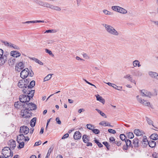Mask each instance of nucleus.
Listing matches in <instances>:
<instances>
[{
    "label": "nucleus",
    "instance_id": "b1692460",
    "mask_svg": "<svg viewBox=\"0 0 158 158\" xmlns=\"http://www.w3.org/2000/svg\"><path fill=\"white\" fill-rule=\"evenodd\" d=\"M156 145V143L153 140H151L149 141L148 145L151 148L154 147Z\"/></svg>",
    "mask_w": 158,
    "mask_h": 158
},
{
    "label": "nucleus",
    "instance_id": "c03bdc74",
    "mask_svg": "<svg viewBox=\"0 0 158 158\" xmlns=\"http://www.w3.org/2000/svg\"><path fill=\"white\" fill-rule=\"evenodd\" d=\"M120 138L122 140H125L126 139H125L126 138V137L125 135L123 134H121L120 135Z\"/></svg>",
    "mask_w": 158,
    "mask_h": 158
},
{
    "label": "nucleus",
    "instance_id": "052dcab7",
    "mask_svg": "<svg viewBox=\"0 0 158 158\" xmlns=\"http://www.w3.org/2000/svg\"><path fill=\"white\" fill-rule=\"evenodd\" d=\"M41 143V141L40 140L38 142H36L35 143L34 146H38V145H40Z\"/></svg>",
    "mask_w": 158,
    "mask_h": 158
},
{
    "label": "nucleus",
    "instance_id": "f8f14e48",
    "mask_svg": "<svg viewBox=\"0 0 158 158\" xmlns=\"http://www.w3.org/2000/svg\"><path fill=\"white\" fill-rule=\"evenodd\" d=\"M139 96L138 95L136 96L137 98L138 101L140 103L142 104L143 105L148 106L150 105V103L147 102L146 101H144V100L143 101L142 100L141 98H139Z\"/></svg>",
    "mask_w": 158,
    "mask_h": 158
},
{
    "label": "nucleus",
    "instance_id": "cd10ccee",
    "mask_svg": "<svg viewBox=\"0 0 158 158\" xmlns=\"http://www.w3.org/2000/svg\"><path fill=\"white\" fill-rule=\"evenodd\" d=\"M146 119L148 124L149 125H152L153 127H154V126L153 125V122L151 119L147 117H146Z\"/></svg>",
    "mask_w": 158,
    "mask_h": 158
},
{
    "label": "nucleus",
    "instance_id": "a878e982",
    "mask_svg": "<svg viewBox=\"0 0 158 158\" xmlns=\"http://www.w3.org/2000/svg\"><path fill=\"white\" fill-rule=\"evenodd\" d=\"M15 61L16 59L15 58H10L8 60L9 65H14L15 62Z\"/></svg>",
    "mask_w": 158,
    "mask_h": 158
},
{
    "label": "nucleus",
    "instance_id": "e2e57ef3",
    "mask_svg": "<svg viewBox=\"0 0 158 158\" xmlns=\"http://www.w3.org/2000/svg\"><path fill=\"white\" fill-rule=\"evenodd\" d=\"M118 146H119L121 145V142L120 141H115V143Z\"/></svg>",
    "mask_w": 158,
    "mask_h": 158
},
{
    "label": "nucleus",
    "instance_id": "aec40b11",
    "mask_svg": "<svg viewBox=\"0 0 158 158\" xmlns=\"http://www.w3.org/2000/svg\"><path fill=\"white\" fill-rule=\"evenodd\" d=\"M25 135L20 134L17 136V141H23L24 138H25Z\"/></svg>",
    "mask_w": 158,
    "mask_h": 158
},
{
    "label": "nucleus",
    "instance_id": "f257e3e1",
    "mask_svg": "<svg viewBox=\"0 0 158 158\" xmlns=\"http://www.w3.org/2000/svg\"><path fill=\"white\" fill-rule=\"evenodd\" d=\"M35 85V82L34 81H31L29 85H27V87H26L25 88L22 90L23 92L27 94H31V98H32L34 96L35 92L34 90H32L31 88H33Z\"/></svg>",
    "mask_w": 158,
    "mask_h": 158
},
{
    "label": "nucleus",
    "instance_id": "dca6fc26",
    "mask_svg": "<svg viewBox=\"0 0 158 158\" xmlns=\"http://www.w3.org/2000/svg\"><path fill=\"white\" fill-rule=\"evenodd\" d=\"M95 96L97 101H99L103 104L105 103V100L101 96H100L99 94L95 95Z\"/></svg>",
    "mask_w": 158,
    "mask_h": 158
},
{
    "label": "nucleus",
    "instance_id": "603ef678",
    "mask_svg": "<svg viewBox=\"0 0 158 158\" xmlns=\"http://www.w3.org/2000/svg\"><path fill=\"white\" fill-rule=\"evenodd\" d=\"M118 8H119V6H114L111 7L112 9L115 11L117 10Z\"/></svg>",
    "mask_w": 158,
    "mask_h": 158
},
{
    "label": "nucleus",
    "instance_id": "09e8293b",
    "mask_svg": "<svg viewBox=\"0 0 158 158\" xmlns=\"http://www.w3.org/2000/svg\"><path fill=\"white\" fill-rule=\"evenodd\" d=\"M109 140L110 142H112V143H115V139L113 137H110L109 139Z\"/></svg>",
    "mask_w": 158,
    "mask_h": 158
},
{
    "label": "nucleus",
    "instance_id": "3c124183",
    "mask_svg": "<svg viewBox=\"0 0 158 158\" xmlns=\"http://www.w3.org/2000/svg\"><path fill=\"white\" fill-rule=\"evenodd\" d=\"M103 143L105 145V146L109 150V147L110 145H108V144L107 142H103Z\"/></svg>",
    "mask_w": 158,
    "mask_h": 158
},
{
    "label": "nucleus",
    "instance_id": "1a4fd4ad",
    "mask_svg": "<svg viewBox=\"0 0 158 158\" xmlns=\"http://www.w3.org/2000/svg\"><path fill=\"white\" fill-rule=\"evenodd\" d=\"M25 82V80H19L18 83V86L20 88H22V90L27 87V84L24 83Z\"/></svg>",
    "mask_w": 158,
    "mask_h": 158
},
{
    "label": "nucleus",
    "instance_id": "423d86ee",
    "mask_svg": "<svg viewBox=\"0 0 158 158\" xmlns=\"http://www.w3.org/2000/svg\"><path fill=\"white\" fill-rule=\"evenodd\" d=\"M31 111L25 108V110H22L21 112L20 115L24 118H28L31 116Z\"/></svg>",
    "mask_w": 158,
    "mask_h": 158
},
{
    "label": "nucleus",
    "instance_id": "f704fd0d",
    "mask_svg": "<svg viewBox=\"0 0 158 158\" xmlns=\"http://www.w3.org/2000/svg\"><path fill=\"white\" fill-rule=\"evenodd\" d=\"M53 75V74H48L46 77L44 78V81H45L49 80L52 77V75Z\"/></svg>",
    "mask_w": 158,
    "mask_h": 158
},
{
    "label": "nucleus",
    "instance_id": "393cba45",
    "mask_svg": "<svg viewBox=\"0 0 158 158\" xmlns=\"http://www.w3.org/2000/svg\"><path fill=\"white\" fill-rule=\"evenodd\" d=\"M36 119V118L35 117L31 120L30 122V125L32 127H33L35 126Z\"/></svg>",
    "mask_w": 158,
    "mask_h": 158
},
{
    "label": "nucleus",
    "instance_id": "39448f33",
    "mask_svg": "<svg viewBox=\"0 0 158 158\" xmlns=\"http://www.w3.org/2000/svg\"><path fill=\"white\" fill-rule=\"evenodd\" d=\"M23 106L30 111L35 110L37 108L36 105L32 102L29 103H24L23 105Z\"/></svg>",
    "mask_w": 158,
    "mask_h": 158
},
{
    "label": "nucleus",
    "instance_id": "20e7f679",
    "mask_svg": "<svg viewBox=\"0 0 158 158\" xmlns=\"http://www.w3.org/2000/svg\"><path fill=\"white\" fill-rule=\"evenodd\" d=\"M28 95H22L19 96V99L20 102L25 103H27L30 100L31 94Z\"/></svg>",
    "mask_w": 158,
    "mask_h": 158
},
{
    "label": "nucleus",
    "instance_id": "473e14b6",
    "mask_svg": "<svg viewBox=\"0 0 158 158\" xmlns=\"http://www.w3.org/2000/svg\"><path fill=\"white\" fill-rule=\"evenodd\" d=\"M119 8L120 9V10L119 11V13L124 14H126L127 13V11L125 9L121 7H120V8Z\"/></svg>",
    "mask_w": 158,
    "mask_h": 158
},
{
    "label": "nucleus",
    "instance_id": "8fccbe9b",
    "mask_svg": "<svg viewBox=\"0 0 158 158\" xmlns=\"http://www.w3.org/2000/svg\"><path fill=\"white\" fill-rule=\"evenodd\" d=\"M2 42L6 46H10V45L11 43H9L7 41H4Z\"/></svg>",
    "mask_w": 158,
    "mask_h": 158
},
{
    "label": "nucleus",
    "instance_id": "58836bf2",
    "mask_svg": "<svg viewBox=\"0 0 158 158\" xmlns=\"http://www.w3.org/2000/svg\"><path fill=\"white\" fill-rule=\"evenodd\" d=\"M127 136L129 139H132L134 137V135L133 133L132 132H129L127 134Z\"/></svg>",
    "mask_w": 158,
    "mask_h": 158
},
{
    "label": "nucleus",
    "instance_id": "49530a36",
    "mask_svg": "<svg viewBox=\"0 0 158 158\" xmlns=\"http://www.w3.org/2000/svg\"><path fill=\"white\" fill-rule=\"evenodd\" d=\"M52 5H50L47 3H44L43 5V6L44 7H49L50 8V7Z\"/></svg>",
    "mask_w": 158,
    "mask_h": 158
},
{
    "label": "nucleus",
    "instance_id": "de8ad7c7",
    "mask_svg": "<svg viewBox=\"0 0 158 158\" xmlns=\"http://www.w3.org/2000/svg\"><path fill=\"white\" fill-rule=\"evenodd\" d=\"M92 131L95 134H98L100 132L99 130L97 129H94V128L93 129Z\"/></svg>",
    "mask_w": 158,
    "mask_h": 158
},
{
    "label": "nucleus",
    "instance_id": "a19ab883",
    "mask_svg": "<svg viewBox=\"0 0 158 158\" xmlns=\"http://www.w3.org/2000/svg\"><path fill=\"white\" fill-rule=\"evenodd\" d=\"M103 13L106 15H111L112 14V13L106 10H103Z\"/></svg>",
    "mask_w": 158,
    "mask_h": 158
},
{
    "label": "nucleus",
    "instance_id": "72a5a7b5",
    "mask_svg": "<svg viewBox=\"0 0 158 158\" xmlns=\"http://www.w3.org/2000/svg\"><path fill=\"white\" fill-rule=\"evenodd\" d=\"M50 8L57 11H60L61 10L60 7L56 6H54L53 5L51 6Z\"/></svg>",
    "mask_w": 158,
    "mask_h": 158
},
{
    "label": "nucleus",
    "instance_id": "6e6d98bb",
    "mask_svg": "<svg viewBox=\"0 0 158 158\" xmlns=\"http://www.w3.org/2000/svg\"><path fill=\"white\" fill-rule=\"evenodd\" d=\"M108 131L109 133H112L113 134H115L116 133V131L115 130H113L112 129H108Z\"/></svg>",
    "mask_w": 158,
    "mask_h": 158
},
{
    "label": "nucleus",
    "instance_id": "5701e85b",
    "mask_svg": "<svg viewBox=\"0 0 158 158\" xmlns=\"http://www.w3.org/2000/svg\"><path fill=\"white\" fill-rule=\"evenodd\" d=\"M133 65L134 67H136L138 66V67H140L141 65L140 64L139 61L137 60H135L133 62Z\"/></svg>",
    "mask_w": 158,
    "mask_h": 158
},
{
    "label": "nucleus",
    "instance_id": "bb28decb",
    "mask_svg": "<svg viewBox=\"0 0 158 158\" xmlns=\"http://www.w3.org/2000/svg\"><path fill=\"white\" fill-rule=\"evenodd\" d=\"M31 59L32 60L35 61L36 63H38L40 65H43V63L42 62H41V61L40 60H38L37 58H35L34 57H33V58H31Z\"/></svg>",
    "mask_w": 158,
    "mask_h": 158
},
{
    "label": "nucleus",
    "instance_id": "680f3d73",
    "mask_svg": "<svg viewBox=\"0 0 158 158\" xmlns=\"http://www.w3.org/2000/svg\"><path fill=\"white\" fill-rule=\"evenodd\" d=\"M36 23V20L27 21L24 23Z\"/></svg>",
    "mask_w": 158,
    "mask_h": 158
},
{
    "label": "nucleus",
    "instance_id": "4c0bfd02",
    "mask_svg": "<svg viewBox=\"0 0 158 158\" xmlns=\"http://www.w3.org/2000/svg\"><path fill=\"white\" fill-rule=\"evenodd\" d=\"M145 97H147L150 98L152 96V95L151 92L148 91L146 90V92H145Z\"/></svg>",
    "mask_w": 158,
    "mask_h": 158
},
{
    "label": "nucleus",
    "instance_id": "c756f323",
    "mask_svg": "<svg viewBox=\"0 0 158 158\" xmlns=\"http://www.w3.org/2000/svg\"><path fill=\"white\" fill-rule=\"evenodd\" d=\"M99 124L100 125H105L106 126H110L111 127L112 126L111 125H110V123L108 122H105V121H102Z\"/></svg>",
    "mask_w": 158,
    "mask_h": 158
},
{
    "label": "nucleus",
    "instance_id": "2eb2a0df",
    "mask_svg": "<svg viewBox=\"0 0 158 158\" xmlns=\"http://www.w3.org/2000/svg\"><path fill=\"white\" fill-rule=\"evenodd\" d=\"M81 137V135L79 131H76L73 135V138L76 140L80 139Z\"/></svg>",
    "mask_w": 158,
    "mask_h": 158
},
{
    "label": "nucleus",
    "instance_id": "7c9ffc66",
    "mask_svg": "<svg viewBox=\"0 0 158 158\" xmlns=\"http://www.w3.org/2000/svg\"><path fill=\"white\" fill-rule=\"evenodd\" d=\"M89 137L87 136L86 135H84L83 136L82 139L84 142L85 143H87V142L89 141Z\"/></svg>",
    "mask_w": 158,
    "mask_h": 158
},
{
    "label": "nucleus",
    "instance_id": "f03ea898",
    "mask_svg": "<svg viewBox=\"0 0 158 158\" xmlns=\"http://www.w3.org/2000/svg\"><path fill=\"white\" fill-rule=\"evenodd\" d=\"M102 25L105 27L106 31L110 35L116 36L119 35L118 32L111 26L106 24H103Z\"/></svg>",
    "mask_w": 158,
    "mask_h": 158
},
{
    "label": "nucleus",
    "instance_id": "a18cd8bd",
    "mask_svg": "<svg viewBox=\"0 0 158 158\" xmlns=\"http://www.w3.org/2000/svg\"><path fill=\"white\" fill-rule=\"evenodd\" d=\"M145 92H146V90L145 89H142L140 90L141 95L143 97H145Z\"/></svg>",
    "mask_w": 158,
    "mask_h": 158
},
{
    "label": "nucleus",
    "instance_id": "13d9d810",
    "mask_svg": "<svg viewBox=\"0 0 158 158\" xmlns=\"http://www.w3.org/2000/svg\"><path fill=\"white\" fill-rule=\"evenodd\" d=\"M142 72L139 71H138L137 74L135 75L137 76H141L142 75Z\"/></svg>",
    "mask_w": 158,
    "mask_h": 158
},
{
    "label": "nucleus",
    "instance_id": "4468645a",
    "mask_svg": "<svg viewBox=\"0 0 158 158\" xmlns=\"http://www.w3.org/2000/svg\"><path fill=\"white\" fill-rule=\"evenodd\" d=\"M148 74L151 77L158 80V73L156 72L150 71L149 72Z\"/></svg>",
    "mask_w": 158,
    "mask_h": 158
},
{
    "label": "nucleus",
    "instance_id": "c9c22d12",
    "mask_svg": "<svg viewBox=\"0 0 158 158\" xmlns=\"http://www.w3.org/2000/svg\"><path fill=\"white\" fill-rule=\"evenodd\" d=\"M95 110L98 112L100 114V115L101 116L103 117H104L105 118H106V114L104 113L101 111L100 110H99L98 109H96Z\"/></svg>",
    "mask_w": 158,
    "mask_h": 158
},
{
    "label": "nucleus",
    "instance_id": "ea45409f",
    "mask_svg": "<svg viewBox=\"0 0 158 158\" xmlns=\"http://www.w3.org/2000/svg\"><path fill=\"white\" fill-rule=\"evenodd\" d=\"M53 148H50L49 150H48V151L47 153V154L45 158H48V156H50V154L52 152V151Z\"/></svg>",
    "mask_w": 158,
    "mask_h": 158
},
{
    "label": "nucleus",
    "instance_id": "7ed1b4c3",
    "mask_svg": "<svg viewBox=\"0 0 158 158\" xmlns=\"http://www.w3.org/2000/svg\"><path fill=\"white\" fill-rule=\"evenodd\" d=\"M2 154L3 157L5 158H8L13 156V153H11L10 148L7 147H4L2 150Z\"/></svg>",
    "mask_w": 158,
    "mask_h": 158
},
{
    "label": "nucleus",
    "instance_id": "5fc2aeb1",
    "mask_svg": "<svg viewBox=\"0 0 158 158\" xmlns=\"http://www.w3.org/2000/svg\"><path fill=\"white\" fill-rule=\"evenodd\" d=\"M56 121L58 124H61V122L59 118V117H57L56 118Z\"/></svg>",
    "mask_w": 158,
    "mask_h": 158
},
{
    "label": "nucleus",
    "instance_id": "774afa93",
    "mask_svg": "<svg viewBox=\"0 0 158 158\" xmlns=\"http://www.w3.org/2000/svg\"><path fill=\"white\" fill-rule=\"evenodd\" d=\"M19 102H15L14 105L16 107L18 108V106H19Z\"/></svg>",
    "mask_w": 158,
    "mask_h": 158
},
{
    "label": "nucleus",
    "instance_id": "0e129e2a",
    "mask_svg": "<svg viewBox=\"0 0 158 158\" xmlns=\"http://www.w3.org/2000/svg\"><path fill=\"white\" fill-rule=\"evenodd\" d=\"M4 54L3 50L1 49H0V58L2 57Z\"/></svg>",
    "mask_w": 158,
    "mask_h": 158
},
{
    "label": "nucleus",
    "instance_id": "6ab92c4d",
    "mask_svg": "<svg viewBox=\"0 0 158 158\" xmlns=\"http://www.w3.org/2000/svg\"><path fill=\"white\" fill-rule=\"evenodd\" d=\"M149 142L146 138H144L142 142V146L143 147H146L148 144Z\"/></svg>",
    "mask_w": 158,
    "mask_h": 158
},
{
    "label": "nucleus",
    "instance_id": "9b49d317",
    "mask_svg": "<svg viewBox=\"0 0 158 158\" xmlns=\"http://www.w3.org/2000/svg\"><path fill=\"white\" fill-rule=\"evenodd\" d=\"M8 54L4 53L3 56L0 58V65H3L7 60V57Z\"/></svg>",
    "mask_w": 158,
    "mask_h": 158
},
{
    "label": "nucleus",
    "instance_id": "0eeeda50",
    "mask_svg": "<svg viewBox=\"0 0 158 158\" xmlns=\"http://www.w3.org/2000/svg\"><path fill=\"white\" fill-rule=\"evenodd\" d=\"M29 128L26 126H22L20 127L19 132L21 134L26 135L29 132Z\"/></svg>",
    "mask_w": 158,
    "mask_h": 158
},
{
    "label": "nucleus",
    "instance_id": "6e6552de",
    "mask_svg": "<svg viewBox=\"0 0 158 158\" xmlns=\"http://www.w3.org/2000/svg\"><path fill=\"white\" fill-rule=\"evenodd\" d=\"M29 71L27 68L23 70L20 73V77L23 79L27 77L29 74Z\"/></svg>",
    "mask_w": 158,
    "mask_h": 158
},
{
    "label": "nucleus",
    "instance_id": "412c9836",
    "mask_svg": "<svg viewBox=\"0 0 158 158\" xmlns=\"http://www.w3.org/2000/svg\"><path fill=\"white\" fill-rule=\"evenodd\" d=\"M139 140L137 138H135L133 140V143L135 148H138L139 146Z\"/></svg>",
    "mask_w": 158,
    "mask_h": 158
},
{
    "label": "nucleus",
    "instance_id": "9d476101",
    "mask_svg": "<svg viewBox=\"0 0 158 158\" xmlns=\"http://www.w3.org/2000/svg\"><path fill=\"white\" fill-rule=\"evenodd\" d=\"M23 68L24 64L22 62H20L16 65L15 70L18 72H20Z\"/></svg>",
    "mask_w": 158,
    "mask_h": 158
},
{
    "label": "nucleus",
    "instance_id": "a211bd4d",
    "mask_svg": "<svg viewBox=\"0 0 158 158\" xmlns=\"http://www.w3.org/2000/svg\"><path fill=\"white\" fill-rule=\"evenodd\" d=\"M9 144L10 148H12V149H14L16 147L15 141L13 139H11L10 140Z\"/></svg>",
    "mask_w": 158,
    "mask_h": 158
},
{
    "label": "nucleus",
    "instance_id": "37998d69",
    "mask_svg": "<svg viewBox=\"0 0 158 158\" xmlns=\"http://www.w3.org/2000/svg\"><path fill=\"white\" fill-rule=\"evenodd\" d=\"M56 31L55 30L51 29L46 30L45 32L44 33H54L56 32Z\"/></svg>",
    "mask_w": 158,
    "mask_h": 158
},
{
    "label": "nucleus",
    "instance_id": "4d7b16f0",
    "mask_svg": "<svg viewBox=\"0 0 158 158\" xmlns=\"http://www.w3.org/2000/svg\"><path fill=\"white\" fill-rule=\"evenodd\" d=\"M45 52L46 53H47L48 54H49L50 55H52V52L50 50L48 49H46Z\"/></svg>",
    "mask_w": 158,
    "mask_h": 158
},
{
    "label": "nucleus",
    "instance_id": "338daca9",
    "mask_svg": "<svg viewBox=\"0 0 158 158\" xmlns=\"http://www.w3.org/2000/svg\"><path fill=\"white\" fill-rule=\"evenodd\" d=\"M30 139L29 137L27 136L25 137V138H24V139L23 140V142L25 141H28Z\"/></svg>",
    "mask_w": 158,
    "mask_h": 158
},
{
    "label": "nucleus",
    "instance_id": "2f4dec72",
    "mask_svg": "<svg viewBox=\"0 0 158 158\" xmlns=\"http://www.w3.org/2000/svg\"><path fill=\"white\" fill-rule=\"evenodd\" d=\"M17 142L19 144V147H18V148H19V149H21V148H23V147L24 146V143L23 141H19H19H17Z\"/></svg>",
    "mask_w": 158,
    "mask_h": 158
},
{
    "label": "nucleus",
    "instance_id": "f3484780",
    "mask_svg": "<svg viewBox=\"0 0 158 158\" xmlns=\"http://www.w3.org/2000/svg\"><path fill=\"white\" fill-rule=\"evenodd\" d=\"M134 133L137 136H139L143 135V132L139 129H136L134 130Z\"/></svg>",
    "mask_w": 158,
    "mask_h": 158
},
{
    "label": "nucleus",
    "instance_id": "bf43d9fd",
    "mask_svg": "<svg viewBox=\"0 0 158 158\" xmlns=\"http://www.w3.org/2000/svg\"><path fill=\"white\" fill-rule=\"evenodd\" d=\"M69 135L68 134V133L65 134L63 135V136L62 137L61 139H65V138H68L69 137Z\"/></svg>",
    "mask_w": 158,
    "mask_h": 158
},
{
    "label": "nucleus",
    "instance_id": "4be33fe9",
    "mask_svg": "<svg viewBox=\"0 0 158 158\" xmlns=\"http://www.w3.org/2000/svg\"><path fill=\"white\" fill-rule=\"evenodd\" d=\"M125 143L126 144L127 147L126 148H123V149L127 150L128 147H130L131 146V141L128 139H126L125 141Z\"/></svg>",
    "mask_w": 158,
    "mask_h": 158
},
{
    "label": "nucleus",
    "instance_id": "c85d7f7f",
    "mask_svg": "<svg viewBox=\"0 0 158 158\" xmlns=\"http://www.w3.org/2000/svg\"><path fill=\"white\" fill-rule=\"evenodd\" d=\"M150 138L154 140H156L158 139V136L156 134H153L150 136Z\"/></svg>",
    "mask_w": 158,
    "mask_h": 158
},
{
    "label": "nucleus",
    "instance_id": "79ce46f5",
    "mask_svg": "<svg viewBox=\"0 0 158 158\" xmlns=\"http://www.w3.org/2000/svg\"><path fill=\"white\" fill-rule=\"evenodd\" d=\"M10 47H12L14 49H15L18 50V49H19V48L18 46H17L15 44H11L10 45Z\"/></svg>",
    "mask_w": 158,
    "mask_h": 158
},
{
    "label": "nucleus",
    "instance_id": "e433bc0d",
    "mask_svg": "<svg viewBox=\"0 0 158 158\" xmlns=\"http://www.w3.org/2000/svg\"><path fill=\"white\" fill-rule=\"evenodd\" d=\"M86 126L88 129L91 130L92 131L93 129L94 128V126L90 124H88L86 125Z\"/></svg>",
    "mask_w": 158,
    "mask_h": 158
},
{
    "label": "nucleus",
    "instance_id": "ddd939ff",
    "mask_svg": "<svg viewBox=\"0 0 158 158\" xmlns=\"http://www.w3.org/2000/svg\"><path fill=\"white\" fill-rule=\"evenodd\" d=\"M20 53L17 51H11L10 52V55L14 57H17L20 56Z\"/></svg>",
    "mask_w": 158,
    "mask_h": 158
},
{
    "label": "nucleus",
    "instance_id": "864d4df0",
    "mask_svg": "<svg viewBox=\"0 0 158 158\" xmlns=\"http://www.w3.org/2000/svg\"><path fill=\"white\" fill-rule=\"evenodd\" d=\"M113 88L117 90H121L122 89V87L121 86H117L116 85V87L113 86Z\"/></svg>",
    "mask_w": 158,
    "mask_h": 158
},
{
    "label": "nucleus",
    "instance_id": "69168bd1",
    "mask_svg": "<svg viewBox=\"0 0 158 158\" xmlns=\"http://www.w3.org/2000/svg\"><path fill=\"white\" fill-rule=\"evenodd\" d=\"M152 156L155 158H157L158 157V155L156 153H154L152 154Z\"/></svg>",
    "mask_w": 158,
    "mask_h": 158
}]
</instances>
